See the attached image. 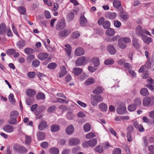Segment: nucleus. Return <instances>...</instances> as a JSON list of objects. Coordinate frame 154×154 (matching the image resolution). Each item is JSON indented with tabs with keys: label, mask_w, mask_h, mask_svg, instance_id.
Masks as SVG:
<instances>
[{
	"label": "nucleus",
	"mask_w": 154,
	"mask_h": 154,
	"mask_svg": "<svg viewBox=\"0 0 154 154\" xmlns=\"http://www.w3.org/2000/svg\"><path fill=\"white\" fill-rule=\"evenodd\" d=\"M74 17V14L73 12H70L69 13L67 17V18L69 21H71L73 20Z\"/></svg>",
	"instance_id": "obj_47"
},
{
	"label": "nucleus",
	"mask_w": 154,
	"mask_h": 154,
	"mask_svg": "<svg viewBox=\"0 0 154 154\" xmlns=\"http://www.w3.org/2000/svg\"><path fill=\"white\" fill-rule=\"evenodd\" d=\"M13 149L14 151L20 154L25 153L27 151L26 148L17 144L14 145Z\"/></svg>",
	"instance_id": "obj_3"
},
{
	"label": "nucleus",
	"mask_w": 154,
	"mask_h": 154,
	"mask_svg": "<svg viewBox=\"0 0 154 154\" xmlns=\"http://www.w3.org/2000/svg\"><path fill=\"white\" fill-rule=\"evenodd\" d=\"M136 108V105L133 103L129 105L128 106V109L129 111L132 112L135 110Z\"/></svg>",
	"instance_id": "obj_37"
},
{
	"label": "nucleus",
	"mask_w": 154,
	"mask_h": 154,
	"mask_svg": "<svg viewBox=\"0 0 154 154\" xmlns=\"http://www.w3.org/2000/svg\"><path fill=\"white\" fill-rule=\"evenodd\" d=\"M80 34L78 31H76L73 32L71 34V36L73 39L78 38L80 36Z\"/></svg>",
	"instance_id": "obj_42"
},
{
	"label": "nucleus",
	"mask_w": 154,
	"mask_h": 154,
	"mask_svg": "<svg viewBox=\"0 0 154 154\" xmlns=\"http://www.w3.org/2000/svg\"><path fill=\"white\" fill-rule=\"evenodd\" d=\"M83 69L80 68H75L73 69V73L76 76L79 75L82 72Z\"/></svg>",
	"instance_id": "obj_18"
},
{
	"label": "nucleus",
	"mask_w": 154,
	"mask_h": 154,
	"mask_svg": "<svg viewBox=\"0 0 154 154\" xmlns=\"http://www.w3.org/2000/svg\"><path fill=\"white\" fill-rule=\"evenodd\" d=\"M38 140H42L44 139L45 134V133L43 132H38L36 134Z\"/></svg>",
	"instance_id": "obj_20"
},
{
	"label": "nucleus",
	"mask_w": 154,
	"mask_h": 154,
	"mask_svg": "<svg viewBox=\"0 0 154 154\" xmlns=\"http://www.w3.org/2000/svg\"><path fill=\"white\" fill-rule=\"evenodd\" d=\"M117 16V14L115 12H108L106 14V17L108 19H115Z\"/></svg>",
	"instance_id": "obj_16"
},
{
	"label": "nucleus",
	"mask_w": 154,
	"mask_h": 154,
	"mask_svg": "<svg viewBox=\"0 0 154 154\" xmlns=\"http://www.w3.org/2000/svg\"><path fill=\"white\" fill-rule=\"evenodd\" d=\"M57 66V65L56 63H51L48 65L47 67L49 69H53L56 68Z\"/></svg>",
	"instance_id": "obj_45"
},
{
	"label": "nucleus",
	"mask_w": 154,
	"mask_h": 154,
	"mask_svg": "<svg viewBox=\"0 0 154 154\" xmlns=\"http://www.w3.org/2000/svg\"><path fill=\"white\" fill-rule=\"evenodd\" d=\"M94 79L90 78L87 79L85 82V84L87 85H89L93 84L94 82Z\"/></svg>",
	"instance_id": "obj_44"
},
{
	"label": "nucleus",
	"mask_w": 154,
	"mask_h": 154,
	"mask_svg": "<svg viewBox=\"0 0 154 154\" xmlns=\"http://www.w3.org/2000/svg\"><path fill=\"white\" fill-rule=\"evenodd\" d=\"M8 122L11 124H16L17 123V119L14 118H10V119L8 120Z\"/></svg>",
	"instance_id": "obj_53"
},
{
	"label": "nucleus",
	"mask_w": 154,
	"mask_h": 154,
	"mask_svg": "<svg viewBox=\"0 0 154 154\" xmlns=\"http://www.w3.org/2000/svg\"><path fill=\"white\" fill-rule=\"evenodd\" d=\"M115 30L114 29L109 28L106 31V33L107 36H112L115 34Z\"/></svg>",
	"instance_id": "obj_30"
},
{
	"label": "nucleus",
	"mask_w": 154,
	"mask_h": 154,
	"mask_svg": "<svg viewBox=\"0 0 154 154\" xmlns=\"http://www.w3.org/2000/svg\"><path fill=\"white\" fill-rule=\"evenodd\" d=\"M24 51L26 54H32L33 52V49L30 48H25L24 49Z\"/></svg>",
	"instance_id": "obj_52"
},
{
	"label": "nucleus",
	"mask_w": 154,
	"mask_h": 154,
	"mask_svg": "<svg viewBox=\"0 0 154 154\" xmlns=\"http://www.w3.org/2000/svg\"><path fill=\"white\" fill-rule=\"evenodd\" d=\"M110 23L109 21L106 20L103 23V26L105 29H108L110 27Z\"/></svg>",
	"instance_id": "obj_43"
},
{
	"label": "nucleus",
	"mask_w": 154,
	"mask_h": 154,
	"mask_svg": "<svg viewBox=\"0 0 154 154\" xmlns=\"http://www.w3.org/2000/svg\"><path fill=\"white\" fill-rule=\"evenodd\" d=\"M134 103V104L136 105V106H140L141 103V100L140 98H137L135 100Z\"/></svg>",
	"instance_id": "obj_56"
},
{
	"label": "nucleus",
	"mask_w": 154,
	"mask_h": 154,
	"mask_svg": "<svg viewBox=\"0 0 154 154\" xmlns=\"http://www.w3.org/2000/svg\"><path fill=\"white\" fill-rule=\"evenodd\" d=\"M142 39L144 42L148 44L152 42V39L151 38L147 37L146 35L143 37Z\"/></svg>",
	"instance_id": "obj_33"
},
{
	"label": "nucleus",
	"mask_w": 154,
	"mask_h": 154,
	"mask_svg": "<svg viewBox=\"0 0 154 154\" xmlns=\"http://www.w3.org/2000/svg\"><path fill=\"white\" fill-rule=\"evenodd\" d=\"M120 38L126 45L127 44L131 42L130 38L128 37H122Z\"/></svg>",
	"instance_id": "obj_57"
},
{
	"label": "nucleus",
	"mask_w": 154,
	"mask_h": 154,
	"mask_svg": "<svg viewBox=\"0 0 154 154\" xmlns=\"http://www.w3.org/2000/svg\"><path fill=\"white\" fill-rule=\"evenodd\" d=\"M40 61L38 59L34 60L32 62V66L35 68L38 66L40 64Z\"/></svg>",
	"instance_id": "obj_39"
},
{
	"label": "nucleus",
	"mask_w": 154,
	"mask_h": 154,
	"mask_svg": "<svg viewBox=\"0 0 154 154\" xmlns=\"http://www.w3.org/2000/svg\"><path fill=\"white\" fill-rule=\"evenodd\" d=\"M88 22L84 16H82L79 19V23L82 26H85Z\"/></svg>",
	"instance_id": "obj_22"
},
{
	"label": "nucleus",
	"mask_w": 154,
	"mask_h": 154,
	"mask_svg": "<svg viewBox=\"0 0 154 154\" xmlns=\"http://www.w3.org/2000/svg\"><path fill=\"white\" fill-rule=\"evenodd\" d=\"M3 129L5 131L8 133L12 132L14 130V128L13 126L9 125L5 126L3 128Z\"/></svg>",
	"instance_id": "obj_12"
},
{
	"label": "nucleus",
	"mask_w": 154,
	"mask_h": 154,
	"mask_svg": "<svg viewBox=\"0 0 154 154\" xmlns=\"http://www.w3.org/2000/svg\"><path fill=\"white\" fill-rule=\"evenodd\" d=\"M47 126V122L45 121H42L39 124L38 126V129L41 131L43 130L46 128Z\"/></svg>",
	"instance_id": "obj_17"
},
{
	"label": "nucleus",
	"mask_w": 154,
	"mask_h": 154,
	"mask_svg": "<svg viewBox=\"0 0 154 154\" xmlns=\"http://www.w3.org/2000/svg\"><path fill=\"white\" fill-rule=\"evenodd\" d=\"M143 105L146 107L151 106L154 104V96L151 97H147L143 98Z\"/></svg>",
	"instance_id": "obj_2"
},
{
	"label": "nucleus",
	"mask_w": 154,
	"mask_h": 154,
	"mask_svg": "<svg viewBox=\"0 0 154 154\" xmlns=\"http://www.w3.org/2000/svg\"><path fill=\"white\" fill-rule=\"evenodd\" d=\"M49 152L51 154H59V150L56 147H53L50 148Z\"/></svg>",
	"instance_id": "obj_32"
},
{
	"label": "nucleus",
	"mask_w": 154,
	"mask_h": 154,
	"mask_svg": "<svg viewBox=\"0 0 154 154\" xmlns=\"http://www.w3.org/2000/svg\"><path fill=\"white\" fill-rule=\"evenodd\" d=\"M6 32L7 35L8 36L12 37L13 36V33L10 27H8L7 28V29H6Z\"/></svg>",
	"instance_id": "obj_58"
},
{
	"label": "nucleus",
	"mask_w": 154,
	"mask_h": 154,
	"mask_svg": "<svg viewBox=\"0 0 154 154\" xmlns=\"http://www.w3.org/2000/svg\"><path fill=\"white\" fill-rule=\"evenodd\" d=\"M74 127L72 125L68 126L66 129V133L68 135H71L74 133Z\"/></svg>",
	"instance_id": "obj_10"
},
{
	"label": "nucleus",
	"mask_w": 154,
	"mask_h": 154,
	"mask_svg": "<svg viewBox=\"0 0 154 154\" xmlns=\"http://www.w3.org/2000/svg\"><path fill=\"white\" fill-rule=\"evenodd\" d=\"M15 51V50L14 49H9L7 50L6 53L8 55H11L13 54Z\"/></svg>",
	"instance_id": "obj_50"
},
{
	"label": "nucleus",
	"mask_w": 154,
	"mask_h": 154,
	"mask_svg": "<svg viewBox=\"0 0 154 154\" xmlns=\"http://www.w3.org/2000/svg\"><path fill=\"white\" fill-rule=\"evenodd\" d=\"M66 48L65 49L68 55L69 56H70L71 51V47L68 44H66L65 45Z\"/></svg>",
	"instance_id": "obj_36"
},
{
	"label": "nucleus",
	"mask_w": 154,
	"mask_h": 154,
	"mask_svg": "<svg viewBox=\"0 0 154 154\" xmlns=\"http://www.w3.org/2000/svg\"><path fill=\"white\" fill-rule=\"evenodd\" d=\"M140 94L143 96H148L149 94V92L147 89L144 88L141 89L140 91Z\"/></svg>",
	"instance_id": "obj_28"
},
{
	"label": "nucleus",
	"mask_w": 154,
	"mask_h": 154,
	"mask_svg": "<svg viewBox=\"0 0 154 154\" xmlns=\"http://www.w3.org/2000/svg\"><path fill=\"white\" fill-rule=\"evenodd\" d=\"M144 29L140 25L137 26L135 29V34L138 36H141L142 38L145 35H144Z\"/></svg>",
	"instance_id": "obj_4"
},
{
	"label": "nucleus",
	"mask_w": 154,
	"mask_h": 154,
	"mask_svg": "<svg viewBox=\"0 0 154 154\" xmlns=\"http://www.w3.org/2000/svg\"><path fill=\"white\" fill-rule=\"evenodd\" d=\"M26 95L29 97H32L36 94L35 91L33 89H27L26 91Z\"/></svg>",
	"instance_id": "obj_24"
},
{
	"label": "nucleus",
	"mask_w": 154,
	"mask_h": 154,
	"mask_svg": "<svg viewBox=\"0 0 154 154\" xmlns=\"http://www.w3.org/2000/svg\"><path fill=\"white\" fill-rule=\"evenodd\" d=\"M19 115L18 112L16 110H14L12 111L10 115V118L16 119Z\"/></svg>",
	"instance_id": "obj_35"
},
{
	"label": "nucleus",
	"mask_w": 154,
	"mask_h": 154,
	"mask_svg": "<svg viewBox=\"0 0 154 154\" xmlns=\"http://www.w3.org/2000/svg\"><path fill=\"white\" fill-rule=\"evenodd\" d=\"M85 53V51L83 48L81 47L77 48L75 51V54L77 56L83 55Z\"/></svg>",
	"instance_id": "obj_9"
},
{
	"label": "nucleus",
	"mask_w": 154,
	"mask_h": 154,
	"mask_svg": "<svg viewBox=\"0 0 154 154\" xmlns=\"http://www.w3.org/2000/svg\"><path fill=\"white\" fill-rule=\"evenodd\" d=\"M126 111V107L124 105H120L116 109L117 113L121 115L125 113Z\"/></svg>",
	"instance_id": "obj_8"
},
{
	"label": "nucleus",
	"mask_w": 154,
	"mask_h": 154,
	"mask_svg": "<svg viewBox=\"0 0 154 154\" xmlns=\"http://www.w3.org/2000/svg\"><path fill=\"white\" fill-rule=\"evenodd\" d=\"M18 11L20 13L22 14H25L26 13V9L25 8L23 7H19L17 9Z\"/></svg>",
	"instance_id": "obj_41"
},
{
	"label": "nucleus",
	"mask_w": 154,
	"mask_h": 154,
	"mask_svg": "<svg viewBox=\"0 0 154 154\" xmlns=\"http://www.w3.org/2000/svg\"><path fill=\"white\" fill-rule=\"evenodd\" d=\"M36 97L38 100H43L45 99V95L44 93L40 92L37 94Z\"/></svg>",
	"instance_id": "obj_34"
},
{
	"label": "nucleus",
	"mask_w": 154,
	"mask_h": 154,
	"mask_svg": "<svg viewBox=\"0 0 154 154\" xmlns=\"http://www.w3.org/2000/svg\"><path fill=\"white\" fill-rule=\"evenodd\" d=\"M66 26L65 20L63 19H61L57 22L56 25V30H59L64 28Z\"/></svg>",
	"instance_id": "obj_6"
},
{
	"label": "nucleus",
	"mask_w": 154,
	"mask_h": 154,
	"mask_svg": "<svg viewBox=\"0 0 154 154\" xmlns=\"http://www.w3.org/2000/svg\"><path fill=\"white\" fill-rule=\"evenodd\" d=\"M27 76L30 79H33L35 77V73L34 72H29L27 74Z\"/></svg>",
	"instance_id": "obj_51"
},
{
	"label": "nucleus",
	"mask_w": 154,
	"mask_h": 154,
	"mask_svg": "<svg viewBox=\"0 0 154 154\" xmlns=\"http://www.w3.org/2000/svg\"><path fill=\"white\" fill-rule=\"evenodd\" d=\"M94 150L95 151H96L99 153L102 152L103 151L102 147L100 145H98L95 148Z\"/></svg>",
	"instance_id": "obj_49"
},
{
	"label": "nucleus",
	"mask_w": 154,
	"mask_h": 154,
	"mask_svg": "<svg viewBox=\"0 0 154 154\" xmlns=\"http://www.w3.org/2000/svg\"><path fill=\"white\" fill-rule=\"evenodd\" d=\"M80 141V140L79 138H72L69 140V144L70 145L74 146L78 144Z\"/></svg>",
	"instance_id": "obj_13"
},
{
	"label": "nucleus",
	"mask_w": 154,
	"mask_h": 154,
	"mask_svg": "<svg viewBox=\"0 0 154 154\" xmlns=\"http://www.w3.org/2000/svg\"><path fill=\"white\" fill-rule=\"evenodd\" d=\"M8 100L11 102H15V100L13 94H11L9 95L8 97Z\"/></svg>",
	"instance_id": "obj_62"
},
{
	"label": "nucleus",
	"mask_w": 154,
	"mask_h": 154,
	"mask_svg": "<svg viewBox=\"0 0 154 154\" xmlns=\"http://www.w3.org/2000/svg\"><path fill=\"white\" fill-rule=\"evenodd\" d=\"M119 15L120 17L124 20H126L129 18L128 14L126 12H124L123 11L120 12Z\"/></svg>",
	"instance_id": "obj_23"
},
{
	"label": "nucleus",
	"mask_w": 154,
	"mask_h": 154,
	"mask_svg": "<svg viewBox=\"0 0 154 154\" xmlns=\"http://www.w3.org/2000/svg\"><path fill=\"white\" fill-rule=\"evenodd\" d=\"M127 130H128V132L130 133L133 131L134 130V128L132 125H129L127 128Z\"/></svg>",
	"instance_id": "obj_64"
},
{
	"label": "nucleus",
	"mask_w": 154,
	"mask_h": 154,
	"mask_svg": "<svg viewBox=\"0 0 154 154\" xmlns=\"http://www.w3.org/2000/svg\"><path fill=\"white\" fill-rule=\"evenodd\" d=\"M91 128L90 125L88 123H85L83 126L84 131L86 132L89 131L91 130Z\"/></svg>",
	"instance_id": "obj_38"
},
{
	"label": "nucleus",
	"mask_w": 154,
	"mask_h": 154,
	"mask_svg": "<svg viewBox=\"0 0 154 154\" xmlns=\"http://www.w3.org/2000/svg\"><path fill=\"white\" fill-rule=\"evenodd\" d=\"M25 44V41L23 40H21L18 42L17 45L18 46L19 48H21L24 46Z\"/></svg>",
	"instance_id": "obj_54"
},
{
	"label": "nucleus",
	"mask_w": 154,
	"mask_h": 154,
	"mask_svg": "<svg viewBox=\"0 0 154 154\" xmlns=\"http://www.w3.org/2000/svg\"><path fill=\"white\" fill-rule=\"evenodd\" d=\"M71 32L70 29H64L59 32V35L60 37L65 38L69 35Z\"/></svg>",
	"instance_id": "obj_7"
},
{
	"label": "nucleus",
	"mask_w": 154,
	"mask_h": 154,
	"mask_svg": "<svg viewBox=\"0 0 154 154\" xmlns=\"http://www.w3.org/2000/svg\"><path fill=\"white\" fill-rule=\"evenodd\" d=\"M91 103L92 105L94 106H96L97 105L98 103L103 101V97L100 95H91Z\"/></svg>",
	"instance_id": "obj_1"
},
{
	"label": "nucleus",
	"mask_w": 154,
	"mask_h": 154,
	"mask_svg": "<svg viewBox=\"0 0 154 154\" xmlns=\"http://www.w3.org/2000/svg\"><path fill=\"white\" fill-rule=\"evenodd\" d=\"M143 143L144 146L145 147H147L148 145V139L146 137H144L143 138Z\"/></svg>",
	"instance_id": "obj_60"
},
{
	"label": "nucleus",
	"mask_w": 154,
	"mask_h": 154,
	"mask_svg": "<svg viewBox=\"0 0 154 154\" xmlns=\"http://www.w3.org/2000/svg\"><path fill=\"white\" fill-rule=\"evenodd\" d=\"M66 116L69 120L72 119L74 118V116L71 112H69L67 113Z\"/></svg>",
	"instance_id": "obj_59"
},
{
	"label": "nucleus",
	"mask_w": 154,
	"mask_h": 154,
	"mask_svg": "<svg viewBox=\"0 0 154 154\" xmlns=\"http://www.w3.org/2000/svg\"><path fill=\"white\" fill-rule=\"evenodd\" d=\"M60 126L59 125L54 124L51 126V131L53 132H55L58 131L60 129Z\"/></svg>",
	"instance_id": "obj_26"
},
{
	"label": "nucleus",
	"mask_w": 154,
	"mask_h": 154,
	"mask_svg": "<svg viewBox=\"0 0 154 154\" xmlns=\"http://www.w3.org/2000/svg\"><path fill=\"white\" fill-rule=\"evenodd\" d=\"M95 136V134L92 132H90L86 136V137L87 139H90L91 138L94 137Z\"/></svg>",
	"instance_id": "obj_61"
},
{
	"label": "nucleus",
	"mask_w": 154,
	"mask_h": 154,
	"mask_svg": "<svg viewBox=\"0 0 154 154\" xmlns=\"http://www.w3.org/2000/svg\"><path fill=\"white\" fill-rule=\"evenodd\" d=\"M113 4L114 7L115 8L117 9L121 5V4L119 1L115 0L113 2Z\"/></svg>",
	"instance_id": "obj_40"
},
{
	"label": "nucleus",
	"mask_w": 154,
	"mask_h": 154,
	"mask_svg": "<svg viewBox=\"0 0 154 154\" xmlns=\"http://www.w3.org/2000/svg\"><path fill=\"white\" fill-rule=\"evenodd\" d=\"M107 50L111 55H114L116 54V50L113 45H108L107 47Z\"/></svg>",
	"instance_id": "obj_11"
},
{
	"label": "nucleus",
	"mask_w": 154,
	"mask_h": 154,
	"mask_svg": "<svg viewBox=\"0 0 154 154\" xmlns=\"http://www.w3.org/2000/svg\"><path fill=\"white\" fill-rule=\"evenodd\" d=\"M114 63V60L112 59H109L106 60L104 61V63L105 65H112Z\"/></svg>",
	"instance_id": "obj_46"
},
{
	"label": "nucleus",
	"mask_w": 154,
	"mask_h": 154,
	"mask_svg": "<svg viewBox=\"0 0 154 154\" xmlns=\"http://www.w3.org/2000/svg\"><path fill=\"white\" fill-rule=\"evenodd\" d=\"M99 107L100 109L103 111H106L107 109V105L103 103L99 104Z\"/></svg>",
	"instance_id": "obj_29"
},
{
	"label": "nucleus",
	"mask_w": 154,
	"mask_h": 154,
	"mask_svg": "<svg viewBox=\"0 0 154 154\" xmlns=\"http://www.w3.org/2000/svg\"><path fill=\"white\" fill-rule=\"evenodd\" d=\"M48 56V54L47 53L42 52L38 54V58L40 60H43L46 59Z\"/></svg>",
	"instance_id": "obj_14"
},
{
	"label": "nucleus",
	"mask_w": 154,
	"mask_h": 154,
	"mask_svg": "<svg viewBox=\"0 0 154 154\" xmlns=\"http://www.w3.org/2000/svg\"><path fill=\"white\" fill-rule=\"evenodd\" d=\"M86 58L85 56L79 57L76 60L75 64L78 66L84 65L85 64Z\"/></svg>",
	"instance_id": "obj_5"
},
{
	"label": "nucleus",
	"mask_w": 154,
	"mask_h": 154,
	"mask_svg": "<svg viewBox=\"0 0 154 154\" xmlns=\"http://www.w3.org/2000/svg\"><path fill=\"white\" fill-rule=\"evenodd\" d=\"M41 147L44 149L47 148L49 145L48 143L46 141L42 142L41 144Z\"/></svg>",
	"instance_id": "obj_63"
},
{
	"label": "nucleus",
	"mask_w": 154,
	"mask_h": 154,
	"mask_svg": "<svg viewBox=\"0 0 154 154\" xmlns=\"http://www.w3.org/2000/svg\"><path fill=\"white\" fill-rule=\"evenodd\" d=\"M94 64L95 66H97L100 64L99 60L97 57L93 58L92 59Z\"/></svg>",
	"instance_id": "obj_48"
},
{
	"label": "nucleus",
	"mask_w": 154,
	"mask_h": 154,
	"mask_svg": "<svg viewBox=\"0 0 154 154\" xmlns=\"http://www.w3.org/2000/svg\"><path fill=\"white\" fill-rule=\"evenodd\" d=\"M133 46L136 49H138L140 48V45L138 42V40L135 38H133L132 40Z\"/></svg>",
	"instance_id": "obj_19"
},
{
	"label": "nucleus",
	"mask_w": 154,
	"mask_h": 154,
	"mask_svg": "<svg viewBox=\"0 0 154 154\" xmlns=\"http://www.w3.org/2000/svg\"><path fill=\"white\" fill-rule=\"evenodd\" d=\"M122 151L119 148H115L112 151L113 154H120Z\"/></svg>",
	"instance_id": "obj_55"
},
{
	"label": "nucleus",
	"mask_w": 154,
	"mask_h": 154,
	"mask_svg": "<svg viewBox=\"0 0 154 154\" xmlns=\"http://www.w3.org/2000/svg\"><path fill=\"white\" fill-rule=\"evenodd\" d=\"M7 27L6 24L2 23L0 25V35H4L6 31Z\"/></svg>",
	"instance_id": "obj_15"
},
{
	"label": "nucleus",
	"mask_w": 154,
	"mask_h": 154,
	"mask_svg": "<svg viewBox=\"0 0 154 154\" xmlns=\"http://www.w3.org/2000/svg\"><path fill=\"white\" fill-rule=\"evenodd\" d=\"M118 45L119 48L122 49H125L127 46V45L121 38H119L118 42Z\"/></svg>",
	"instance_id": "obj_25"
},
{
	"label": "nucleus",
	"mask_w": 154,
	"mask_h": 154,
	"mask_svg": "<svg viewBox=\"0 0 154 154\" xmlns=\"http://www.w3.org/2000/svg\"><path fill=\"white\" fill-rule=\"evenodd\" d=\"M103 91L102 87H97L95 89L93 90V93L96 94H98L101 93Z\"/></svg>",
	"instance_id": "obj_27"
},
{
	"label": "nucleus",
	"mask_w": 154,
	"mask_h": 154,
	"mask_svg": "<svg viewBox=\"0 0 154 154\" xmlns=\"http://www.w3.org/2000/svg\"><path fill=\"white\" fill-rule=\"evenodd\" d=\"M67 73L66 68L65 66H63L60 67V72L59 74L60 78L63 77Z\"/></svg>",
	"instance_id": "obj_21"
},
{
	"label": "nucleus",
	"mask_w": 154,
	"mask_h": 154,
	"mask_svg": "<svg viewBox=\"0 0 154 154\" xmlns=\"http://www.w3.org/2000/svg\"><path fill=\"white\" fill-rule=\"evenodd\" d=\"M89 141L90 146L93 147L95 146L97 144V140L96 138L92 139Z\"/></svg>",
	"instance_id": "obj_31"
}]
</instances>
